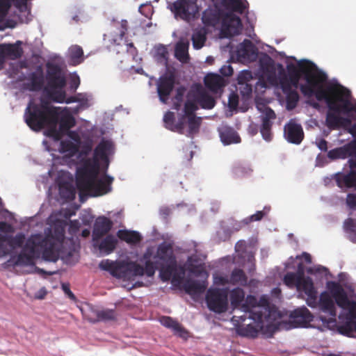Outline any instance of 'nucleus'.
<instances>
[{
	"label": "nucleus",
	"instance_id": "nucleus-27",
	"mask_svg": "<svg viewBox=\"0 0 356 356\" xmlns=\"http://www.w3.org/2000/svg\"><path fill=\"white\" fill-rule=\"evenodd\" d=\"M159 321L163 326L172 329L175 334L184 339L188 337V334L186 330L172 318L168 316H162L160 318Z\"/></svg>",
	"mask_w": 356,
	"mask_h": 356
},
{
	"label": "nucleus",
	"instance_id": "nucleus-63",
	"mask_svg": "<svg viewBox=\"0 0 356 356\" xmlns=\"http://www.w3.org/2000/svg\"><path fill=\"white\" fill-rule=\"evenodd\" d=\"M286 268H290V263H289H289H287V264H286Z\"/></svg>",
	"mask_w": 356,
	"mask_h": 356
},
{
	"label": "nucleus",
	"instance_id": "nucleus-55",
	"mask_svg": "<svg viewBox=\"0 0 356 356\" xmlns=\"http://www.w3.org/2000/svg\"><path fill=\"white\" fill-rule=\"evenodd\" d=\"M81 234H82L83 237H87L90 234V230L88 229H85L82 231Z\"/></svg>",
	"mask_w": 356,
	"mask_h": 356
},
{
	"label": "nucleus",
	"instance_id": "nucleus-48",
	"mask_svg": "<svg viewBox=\"0 0 356 356\" xmlns=\"http://www.w3.org/2000/svg\"><path fill=\"white\" fill-rule=\"evenodd\" d=\"M315 143H316V146L321 150H323V151H326L327 150V142L324 139L321 138H317L316 139Z\"/></svg>",
	"mask_w": 356,
	"mask_h": 356
},
{
	"label": "nucleus",
	"instance_id": "nucleus-16",
	"mask_svg": "<svg viewBox=\"0 0 356 356\" xmlns=\"http://www.w3.org/2000/svg\"><path fill=\"white\" fill-rule=\"evenodd\" d=\"M228 47L232 59H235L238 62L250 63L255 60L257 58V49L248 40H244L236 49H233V45L231 44Z\"/></svg>",
	"mask_w": 356,
	"mask_h": 356
},
{
	"label": "nucleus",
	"instance_id": "nucleus-32",
	"mask_svg": "<svg viewBox=\"0 0 356 356\" xmlns=\"http://www.w3.org/2000/svg\"><path fill=\"white\" fill-rule=\"evenodd\" d=\"M231 284L236 285L240 284L242 286H246L248 282V278L245 275L244 272L241 269H234L232 270L230 275Z\"/></svg>",
	"mask_w": 356,
	"mask_h": 356
},
{
	"label": "nucleus",
	"instance_id": "nucleus-64",
	"mask_svg": "<svg viewBox=\"0 0 356 356\" xmlns=\"http://www.w3.org/2000/svg\"><path fill=\"white\" fill-rule=\"evenodd\" d=\"M317 106H318V104H316V103H314V107H316Z\"/></svg>",
	"mask_w": 356,
	"mask_h": 356
},
{
	"label": "nucleus",
	"instance_id": "nucleus-12",
	"mask_svg": "<svg viewBox=\"0 0 356 356\" xmlns=\"http://www.w3.org/2000/svg\"><path fill=\"white\" fill-rule=\"evenodd\" d=\"M127 29V22L122 20L121 22L114 23L111 27L108 33L104 35V40L108 42L109 47H114L115 46H120L124 47V49L134 56L136 52V49L132 43H127L123 37Z\"/></svg>",
	"mask_w": 356,
	"mask_h": 356
},
{
	"label": "nucleus",
	"instance_id": "nucleus-34",
	"mask_svg": "<svg viewBox=\"0 0 356 356\" xmlns=\"http://www.w3.org/2000/svg\"><path fill=\"white\" fill-rule=\"evenodd\" d=\"M229 280H231L230 276L216 272L213 275V283L214 285L213 287L224 286L227 284H231Z\"/></svg>",
	"mask_w": 356,
	"mask_h": 356
},
{
	"label": "nucleus",
	"instance_id": "nucleus-39",
	"mask_svg": "<svg viewBox=\"0 0 356 356\" xmlns=\"http://www.w3.org/2000/svg\"><path fill=\"white\" fill-rule=\"evenodd\" d=\"M139 12L145 17L149 18L152 15L153 8L150 3H144L139 7Z\"/></svg>",
	"mask_w": 356,
	"mask_h": 356
},
{
	"label": "nucleus",
	"instance_id": "nucleus-56",
	"mask_svg": "<svg viewBox=\"0 0 356 356\" xmlns=\"http://www.w3.org/2000/svg\"><path fill=\"white\" fill-rule=\"evenodd\" d=\"M181 207L184 209V210H186V211L188 212H190L191 211V207H189L188 205L186 204H179L178 207Z\"/></svg>",
	"mask_w": 356,
	"mask_h": 356
},
{
	"label": "nucleus",
	"instance_id": "nucleus-19",
	"mask_svg": "<svg viewBox=\"0 0 356 356\" xmlns=\"http://www.w3.org/2000/svg\"><path fill=\"white\" fill-rule=\"evenodd\" d=\"M22 44L21 41H17L14 44H0V70L3 67L6 58L15 59L22 56Z\"/></svg>",
	"mask_w": 356,
	"mask_h": 356
},
{
	"label": "nucleus",
	"instance_id": "nucleus-43",
	"mask_svg": "<svg viewBox=\"0 0 356 356\" xmlns=\"http://www.w3.org/2000/svg\"><path fill=\"white\" fill-rule=\"evenodd\" d=\"M27 66L25 63H19L17 64L16 69L13 68L10 72V76L13 78H15L16 75H18V74H20L21 75H24V73L19 72V70H22L24 68H26Z\"/></svg>",
	"mask_w": 356,
	"mask_h": 356
},
{
	"label": "nucleus",
	"instance_id": "nucleus-60",
	"mask_svg": "<svg viewBox=\"0 0 356 356\" xmlns=\"http://www.w3.org/2000/svg\"><path fill=\"white\" fill-rule=\"evenodd\" d=\"M345 275H346L344 273H341L339 275V277L340 280H342V279H343V277H345Z\"/></svg>",
	"mask_w": 356,
	"mask_h": 356
},
{
	"label": "nucleus",
	"instance_id": "nucleus-28",
	"mask_svg": "<svg viewBox=\"0 0 356 356\" xmlns=\"http://www.w3.org/2000/svg\"><path fill=\"white\" fill-rule=\"evenodd\" d=\"M68 57L70 64L76 65L83 61V52L78 45H73L68 49Z\"/></svg>",
	"mask_w": 356,
	"mask_h": 356
},
{
	"label": "nucleus",
	"instance_id": "nucleus-22",
	"mask_svg": "<svg viewBox=\"0 0 356 356\" xmlns=\"http://www.w3.org/2000/svg\"><path fill=\"white\" fill-rule=\"evenodd\" d=\"M99 238H92L94 248L99 250L100 255H108L111 254L115 248L117 244L118 241L115 236L108 235L101 241H99Z\"/></svg>",
	"mask_w": 356,
	"mask_h": 356
},
{
	"label": "nucleus",
	"instance_id": "nucleus-1",
	"mask_svg": "<svg viewBox=\"0 0 356 356\" xmlns=\"http://www.w3.org/2000/svg\"><path fill=\"white\" fill-rule=\"evenodd\" d=\"M50 110L51 118L49 120V140H43L48 152L58 151L60 156L54 153V163L47 177H42L44 184L49 178L54 179L58 190V200L62 204L72 201L76 195L73 176L56 164L76 167V186L79 191L81 202L90 197L104 195L112 190L113 177L106 174L110 161L115 153V145L111 140L103 138L94 150L92 157L89 154L92 148L91 140L83 141L80 134L70 129L75 125V119L69 111Z\"/></svg>",
	"mask_w": 356,
	"mask_h": 356
},
{
	"label": "nucleus",
	"instance_id": "nucleus-10",
	"mask_svg": "<svg viewBox=\"0 0 356 356\" xmlns=\"http://www.w3.org/2000/svg\"><path fill=\"white\" fill-rule=\"evenodd\" d=\"M31 19L28 0H0V31L13 29L18 22L27 23Z\"/></svg>",
	"mask_w": 356,
	"mask_h": 356
},
{
	"label": "nucleus",
	"instance_id": "nucleus-11",
	"mask_svg": "<svg viewBox=\"0 0 356 356\" xmlns=\"http://www.w3.org/2000/svg\"><path fill=\"white\" fill-rule=\"evenodd\" d=\"M327 156L331 159L349 158L350 172H338L333 176V178L337 186L342 190L356 188V141L329 151Z\"/></svg>",
	"mask_w": 356,
	"mask_h": 356
},
{
	"label": "nucleus",
	"instance_id": "nucleus-57",
	"mask_svg": "<svg viewBox=\"0 0 356 356\" xmlns=\"http://www.w3.org/2000/svg\"><path fill=\"white\" fill-rule=\"evenodd\" d=\"M257 282L255 280H251L249 282L250 286H252L254 284V283Z\"/></svg>",
	"mask_w": 356,
	"mask_h": 356
},
{
	"label": "nucleus",
	"instance_id": "nucleus-52",
	"mask_svg": "<svg viewBox=\"0 0 356 356\" xmlns=\"http://www.w3.org/2000/svg\"><path fill=\"white\" fill-rule=\"evenodd\" d=\"M248 130L252 135H255L257 133V125L254 124V123H251L250 124Z\"/></svg>",
	"mask_w": 356,
	"mask_h": 356
},
{
	"label": "nucleus",
	"instance_id": "nucleus-51",
	"mask_svg": "<svg viewBox=\"0 0 356 356\" xmlns=\"http://www.w3.org/2000/svg\"><path fill=\"white\" fill-rule=\"evenodd\" d=\"M303 259L306 262L311 263V256L309 254L304 252L300 257H297L296 259Z\"/></svg>",
	"mask_w": 356,
	"mask_h": 356
},
{
	"label": "nucleus",
	"instance_id": "nucleus-21",
	"mask_svg": "<svg viewBox=\"0 0 356 356\" xmlns=\"http://www.w3.org/2000/svg\"><path fill=\"white\" fill-rule=\"evenodd\" d=\"M175 83V76L172 74H165L160 77L157 83V92L159 99L166 103L168 96L172 91Z\"/></svg>",
	"mask_w": 356,
	"mask_h": 356
},
{
	"label": "nucleus",
	"instance_id": "nucleus-30",
	"mask_svg": "<svg viewBox=\"0 0 356 356\" xmlns=\"http://www.w3.org/2000/svg\"><path fill=\"white\" fill-rule=\"evenodd\" d=\"M118 236L121 240L130 244H136L141 239L140 234L135 231L119 230L118 232Z\"/></svg>",
	"mask_w": 356,
	"mask_h": 356
},
{
	"label": "nucleus",
	"instance_id": "nucleus-50",
	"mask_svg": "<svg viewBox=\"0 0 356 356\" xmlns=\"http://www.w3.org/2000/svg\"><path fill=\"white\" fill-rule=\"evenodd\" d=\"M62 289L64 291V293L68 296L69 298H70L72 300H75L76 298L74 293L71 291L68 286L66 284L62 285Z\"/></svg>",
	"mask_w": 356,
	"mask_h": 356
},
{
	"label": "nucleus",
	"instance_id": "nucleus-36",
	"mask_svg": "<svg viewBox=\"0 0 356 356\" xmlns=\"http://www.w3.org/2000/svg\"><path fill=\"white\" fill-rule=\"evenodd\" d=\"M270 207H264L262 211H259L256 213L250 216V217L243 220L245 224H248L250 222L258 221L261 220L265 215L270 211Z\"/></svg>",
	"mask_w": 356,
	"mask_h": 356
},
{
	"label": "nucleus",
	"instance_id": "nucleus-14",
	"mask_svg": "<svg viewBox=\"0 0 356 356\" xmlns=\"http://www.w3.org/2000/svg\"><path fill=\"white\" fill-rule=\"evenodd\" d=\"M255 104L257 109L260 113V118L261 120L260 133L263 139L269 142L273 138L271 127L273 125V121L275 118V113L267 106V103L259 97L256 98Z\"/></svg>",
	"mask_w": 356,
	"mask_h": 356
},
{
	"label": "nucleus",
	"instance_id": "nucleus-40",
	"mask_svg": "<svg viewBox=\"0 0 356 356\" xmlns=\"http://www.w3.org/2000/svg\"><path fill=\"white\" fill-rule=\"evenodd\" d=\"M70 85L72 90H76L80 85L79 76L76 73L73 72L70 76Z\"/></svg>",
	"mask_w": 356,
	"mask_h": 356
},
{
	"label": "nucleus",
	"instance_id": "nucleus-42",
	"mask_svg": "<svg viewBox=\"0 0 356 356\" xmlns=\"http://www.w3.org/2000/svg\"><path fill=\"white\" fill-rule=\"evenodd\" d=\"M79 226L80 223L78 220L70 221L69 225V232L72 235L70 238H74L77 241V238H74V236H75L76 232L79 231Z\"/></svg>",
	"mask_w": 356,
	"mask_h": 356
},
{
	"label": "nucleus",
	"instance_id": "nucleus-35",
	"mask_svg": "<svg viewBox=\"0 0 356 356\" xmlns=\"http://www.w3.org/2000/svg\"><path fill=\"white\" fill-rule=\"evenodd\" d=\"M252 169L248 165H236L233 168V172L237 177H243L251 173Z\"/></svg>",
	"mask_w": 356,
	"mask_h": 356
},
{
	"label": "nucleus",
	"instance_id": "nucleus-62",
	"mask_svg": "<svg viewBox=\"0 0 356 356\" xmlns=\"http://www.w3.org/2000/svg\"><path fill=\"white\" fill-rule=\"evenodd\" d=\"M261 254H267V252H266V251H265L264 250H261Z\"/></svg>",
	"mask_w": 356,
	"mask_h": 356
},
{
	"label": "nucleus",
	"instance_id": "nucleus-61",
	"mask_svg": "<svg viewBox=\"0 0 356 356\" xmlns=\"http://www.w3.org/2000/svg\"><path fill=\"white\" fill-rule=\"evenodd\" d=\"M136 71V72H138V73H141V72H142V71H143V70H142L141 68H138Z\"/></svg>",
	"mask_w": 356,
	"mask_h": 356
},
{
	"label": "nucleus",
	"instance_id": "nucleus-31",
	"mask_svg": "<svg viewBox=\"0 0 356 356\" xmlns=\"http://www.w3.org/2000/svg\"><path fill=\"white\" fill-rule=\"evenodd\" d=\"M152 54L158 63L163 65L167 64L168 52L165 46L162 44L156 45L152 49Z\"/></svg>",
	"mask_w": 356,
	"mask_h": 356
},
{
	"label": "nucleus",
	"instance_id": "nucleus-33",
	"mask_svg": "<svg viewBox=\"0 0 356 356\" xmlns=\"http://www.w3.org/2000/svg\"><path fill=\"white\" fill-rule=\"evenodd\" d=\"M343 229L348 238L353 243H356V220L351 218L347 219L344 222Z\"/></svg>",
	"mask_w": 356,
	"mask_h": 356
},
{
	"label": "nucleus",
	"instance_id": "nucleus-46",
	"mask_svg": "<svg viewBox=\"0 0 356 356\" xmlns=\"http://www.w3.org/2000/svg\"><path fill=\"white\" fill-rule=\"evenodd\" d=\"M346 204L350 209L356 208V195L348 194L347 195Z\"/></svg>",
	"mask_w": 356,
	"mask_h": 356
},
{
	"label": "nucleus",
	"instance_id": "nucleus-17",
	"mask_svg": "<svg viewBox=\"0 0 356 356\" xmlns=\"http://www.w3.org/2000/svg\"><path fill=\"white\" fill-rule=\"evenodd\" d=\"M236 255L234 257L235 264H242L249 272L254 270V258L252 251L248 250L246 243L239 241L235 245Z\"/></svg>",
	"mask_w": 356,
	"mask_h": 356
},
{
	"label": "nucleus",
	"instance_id": "nucleus-41",
	"mask_svg": "<svg viewBox=\"0 0 356 356\" xmlns=\"http://www.w3.org/2000/svg\"><path fill=\"white\" fill-rule=\"evenodd\" d=\"M238 104V96L235 92H231L228 97V106L231 109H236Z\"/></svg>",
	"mask_w": 356,
	"mask_h": 356
},
{
	"label": "nucleus",
	"instance_id": "nucleus-7",
	"mask_svg": "<svg viewBox=\"0 0 356 356\" xmlns=\"http://www.w3.org/2000/svg\"><path fill=\"white\" fill-rule=\"evenodd\" d=\"M229 300L233 310L238 309L243 313L231 319L236 332L241 336L254 338L261 334L271 337L282 321V312L270 305L266 295H262L258 300L253 295L245 296L242 288L235 287L229 291Z\"/></svg>",
	"mask_w": 356,
	"mask_h": 356
},
{
	"label": "nucleus",
	"instance_id": "nucleus-18",
	"mask_svg": "<svg viewBox=\"0 0 356 356\" xmlns=\"http://www.w3.org/2000/svg\"><path fill=\"white\" fill-rule=\"evenodd\" d=\"M284 136L286 140L293 144H300L303 138L304 132L300 124H299L296 119H291L284 126Z\"/></svg>",
	"mask_w": 356,
	"mask_h": 356
},
{
	"label": "nucleus",
	"instance_id": "nucleus-9",
	"mask_svg": "<svg viewBox=\"0 0 356 356\" xmlns=\"http://www.w3.org/2000/svg\"><path fill=\"white\" fill-rule=\"evenodd\" d=\"M197 109V107L195 103L187 101L184 110L178 114L177 121H175L173 113L168 111L164 115L165 127L170 131L188 136L195 134L201 123V118L197 117L195 114Z\"/></svg>",
	"mask_w": 356,
	"mask_h": 356
},
{
	"label": "nucleus",
	"instance_id": "nucleus-53",
	"mask_svg": "<svg viewBox=\"0 0 356 356\" xmlns=\"http://www.w3.org/2000/svg\"><path fill=\"white\" fill-rule=\"evenodd\" d=\"M271 293L273 296L278 298L281 293V290L278 287H276L272 290Z\"/></svg>",
	"mask_w": 356,
	"mask_h": 356
},
{
	"label": "nucleus",
	"instance_id": "nucleus-26",
	"mask_svg": "<svg viewBox=\"0 0 356 356\" xmlns=\"http://www.w3.org/2000/svg\"><path fill=\"white\" fill-rule=\"evenodd\" d=\"M111 227L112 222L108 218L104 216L97 218L94 225L92 238H100L106 234Z\"/></svg>",
	"mask_w": 356,
	"mask_h": 356
},
{
	"label": "nucleus",
	"instance_id": "nucleus-2",
	"mask_svg": "<svg viewBox=\"0 0 356 356\" xmlns=\"http://www.w3.org/2000/svg\"><path fill=\"white\" fill-rule=\"evenodd\" d=\"M287 74L282 65L276 64L267 54L259 58L257 76L270 86L278 83L285 95L286 108L293 110L299 101L296 91L300 88L304 96H315L327 106L325 125L338 129L349 124L356 117V102H353L350 91L334 81H327L326 74L312 61L289 57L286 60Z\"/></svg>",
	"mask_w": 356,
	"mask_h": 356
},
{
	"label": "nucleus",
	"instance_id": "nucleus-47",
	"mask_svg": "<svg viewBox=\"0 0 356 356\" xmlns=\"http://www.w3.org/2000/svg\"><path fill=\"white\" fill-rule=\"evenodd\" d=\"M327 269L323 266H315L314 268H309L307 269V273L310 274H316V273H325Z\"/></svg>",
	"mask_w": 356,
	"mask_h": 356
},
{
	"label": "nucleus",
	"instance_id": "nucleus-54",
	"mask_svg": "<svg viewBox=\"0 0 356 356\" xmlns=\"http://www.w3.org/2000/svg\"><path fill=\"white\" fill-rule=\"evenodd\" d=\"M170 210V209H168V207H163V208H161V210H160V212L162 215L163 216H167L169 214Z\"/></svg>",
	"mask_w": 356,
	"mask_h": 356
},
{
	"label": "nucleus",
	"instance_id": "nucleus-6",
	"mask_svg": "<svg viewBox=\"0 0 356 356\" xmlns=\"http://www.w3.org/2000/svg\"><path fill=\"white\" fill-rule=\"evenodd\" d=\"M284 283L289 288L296 287L298 296L305 300L309 307L318 309L326 316L320 317L324 327H334L337 317L341 324L356 330V293L351 289L343 287L337 282L329 281L325 290L318 297L312 279L304 275L301 264H298L297 273L285 275Z\"/></svg>",
	"mask_w": 356,
	"mask_h": 356
},
{
	"label": "nucleus",
	"instance_id": "nucleus-24",
	"mask_svg": "<svg viewBox=\"0 0 356 356\" xmlns=\"http://www.w3.org/2000/svg\"><path fill=\"white\" fill-rule=\"evenodd\" d=\"M218 132L220 140L225 145L238 143L241 141L237 133L232 127L226 124H222L218 128Z\"/></svg>",
	"mask_w": 356,
	"mask_h": 356
},
{
	"label": "nucleus",
	"instance_id": "nucleus-3",
	"mask_svg": "<svg viewBox=\"0 0 356 356\" xmlns=\"http://www.w3.org/2000/svg\"><path fill=\"white\" fill-rule=\"evenodd\" d=\"M77 209V207H71L53 213L48 218L49 227L45 229L44 234H34L28 238L22 233L8 236L7 234L13 232V227L0 222V257L20 248L19 254L11 259L15 266L30 267L32 270L29 273L44 272L34 266L35 259L40 256L45 261L51 262H56L58 259L67 264L74 262L77 260L74 257L79 247V243L74 238H65L64 230L67 220L75 214Z\"/></svg>",
	"mask_w": 356,
	"mask_h": 356
},
{
	"label": "nucleus",
	"instance_id": "nucleus-49",
	"mask_svg": "<svg viewBox=\"0 0 356 356\" xmlns=\"http://www.w3.org/2000/svg\"><path fill=\"white\" fill-rule=\"evenodd\" d=\"M47 290L44 287L40 288L35 294V298L38 300L44 299L47 295Z\"/></svg>",
	"mask_w": 356,
	"mask_h": 356
},
{
	"label": "nucleus",
	"instance_id": "nucleus-20",
	"mask_svg": "<svg viewBox=\"0 0 356 356\" xmlns=\"http://www.w3.org/2000/svg\"><path fill=\"white\" fill-rule=\"evenodd\" d=\"M290 317L296 327H316L314 325L310 324L313 321L314 316L305 307L295 309L291 313Z\"/></svg>",
	"mask_w": 356,
	"mask_h": 356
},
{
	"label": "nucleus",
	"instance_id": "nucleus-8",
	"mask_svg": "<svg viewBox=\"0 0 356 356\" xmlns=\"http://www.w3.org/2000/svg\"><path fill=\"white\" fill-rule=\"evenodd\" d=\"M213 5L205 10L202 20L205 27L196 29L192 35L193 47L200 49L207 40V32L210 28L219 31L220 38L238 35L242 30L239 17L234 13H243L247 8L246 0H211Z\"/></svg>",
	"mask_w": 356,
	"mask_h": 356
},
{
	"label": "nucleus",
	"instance_id": "nucleus-13",
	"mask_svg": "<svg viewBox=\"0 0 356 356\" xmlns=\"http://www.w3.org/2000/svg\"><path fill=\"white\" fill-rule=\"evenodd\" d=\"M205 301L210 311L216 314L225 313L229 307L227 291L218 287H210L207 291Z\"/></svg>",
	"mask_w": 356,
	"mask_h": 356
},
{
	"label": "nucleus",
	"instance_id": "nucleus-45",
	"mask_svg": "<svg viewBox=\"0 0 356 356\" xmlns=\"http://www.w3.org/2000/svg\"><path fill=\"white\" fill-rule=\"evenodd\" d=\"M220 72L223 76H229L233 74L234 70L230 65H225L220 67Z\"/></svg>",
	"mask_w": 356,
	"mask_h": 356
},
{
	"label": "nucleus",
	"instance_id": "nucleus-37",
	"mask_svg": "<svg viewBox=\"0 0 356 356\" xmlns=\"http://www.w3.org/2000/svg\"><path fill=\"white\" fill-rule=\"evenodd\" d=\"M253 78L252 74L249 70H242L238 75V84L249 83Z\"/></svg>",
	"mask_w": 356,
	"mask_h": 356
},
{
	"label": "nucleus",
	"instance_id": "nucleus-38",
	"mask_svg": "<svg viewBox=\"0 0 356 356\" xmlns=\"http://www.w3.org/2000/svg\"><path fill=\"white\" fill-rule=\"evenodd\" d=\"M185 88H179L177 90V95L174 100V108L178 110L179 107L180 106L181 102L183 100V97L185 93Z\"/></svg>",
	"mask_w": 356,
	"mask_h": 356
},
{
	"label": "nucleus",
	"instance_id": "nucleus-23",
	"mask_svg": "<svg viewBox=\"0 0 356 356\" xmlns=\"http://www.w3.org/2000/svg\"><path fill=\"white\" fill-rule=\"evenodd\" d=\"M204 81L207 88L216 94H220L226 85L225 79L215 73L207 74Z\"/></svg>",
	"mask_w": 356,
	"mask_h": 356
},
{
	"label": "nucleus",
	"instance_id": "nucleus-59",
	"mask_svg": "<svg viewBox=\"0 0 356 356\" xmlns=\"http://www.w3.org/2000/svg\"><path fill=\"white\" fill-rule=\"evenodd\" d=\"M213 58L211 57V56H209L207 58V62L208 63H211V61H213Z\"/></svg>",
	"mask_w": 356,
	"mask_h": 356
},
{
	"label": "nucleus",
	"instance_id": "nucleus-29",
	"mask_svg": "<svg viewBox=\"0 0 356 356\" xmlns=\"http://www.w3.org/2000/svg\"><path fill=\"white\" fill-rule=\"evenodd\" d=\"M196 99L197 102L203 108L211 109L215 106L214 99L202 89L200 90Z\"/></svg>",
	"mask_w": 356,
	"mask_h": 356
},
{
	"label": "nucleus",
	"instance_id": "nucleus-25",
	"mask_svg": "<svg viewBox=\"0 0 356 356\" xmlns=\"http://www.w3.org/2000/svg\"><path fill=\"white\" fill-rule=\"evenodd\" d=\"M188 47L189 41L186 38H181L176 44L175 56L182 63H187L190 60Z\"/></svg>",
	"mask_w": 356,
	"mask_h": 356
},
{
	"label": "nucleus",
	"instance_id": "nucleus-58",
	"mask_svg": "<svg viewBox=\"0 0 356 356\" xmlns=\"http://www.w3.org/2000/svg\"><path fill=\"white\" fill-rule=\"evenodd\" d=\"M92 218L91 217L89 218L88 220H84L85 224H89L90 222H92Z\"/></svg>",
	"mask_w": 356,
	"mask_h": 356
},
{
	"label": "nucleus",
	"instance_id": "nucleus-4",
	"mask_svg": "<svg viewBox=\"0 0 356 356\" xmlns=\"http://www.w3.org/2000/svg\"><path fill=\"white\" fill-rule=\"evenodd\" d=\"M140 261L145 264V268L132 261L127 260L112 261L108 259L102 260L99 268L108 271L112 276L124 281L134 280L136 277L145 274L152 277L156 268H159V276L163 282L171 280L174 286H179L186 272L190 276L200 277V281H188L184 284L186 291L197 296L207 287L208 273L200 260L189 257L186 264L178 267L173 255L172 246L163 242L159 246L147 248Z\"/></svg>",
	"mask_w": 356,
	"mask_h": 356
},
{
	"label": "nucleus",
	"instance_id": "nucleus-5",
	"mask_svg": "<svg viewBox=\"0 0 356 356\" xmlns=\"http://www.w3.org/2000/svg\"><path fill=\"white\" fill-rule=\"evenodd\" d=\"M23 80L24 88L29 90L38 91L43 88L44 96L48 97L49 100L58 103H79V107L61 108L53 106L49 102L46 101L44 98L31 100L24 113V120L33 131H38L44 128V134L46 136L44 140H49L50 136L47 132L49 129L48 121L51 118L50 110L58 109L60 112L67 109L74 118L73 114L76 113L79 108H88L93 104L92 95L87 93H79L74 97H66L65 73L59 65L54 63L47 64L46 78H44L42 67L38 66Z\"/></svg>",
	"mask_w": 356,
	"mask_h": 356
},
{
	"label": "nucleus",
	"instance_id": "nucleus-44",
	"mask_svg": "<svg viewBox=\"0 0 356 356\" xmlns=\"http://www.w3.org/2000/svg\"><path fill=\"white\" fill-rule=\"evenodd\" d=\"M239 90L243 96H249L252 92V86L249 83L238 84Z\"/></svg>",
	"mask_w": 356,
	"mask_h": 356
},
{
	"label": "nucleus",
	"instance_id": "nucleus-15",
	"mask_svg": "<svg viewBox=\"0 0 356 356\" xmlns=\"http://www.w3.org/2000/svg\"><path fill=\"white\" fill-rule=\"evenodd\" d=\"M168 8L175 15V18L189 21L198 13L196 0H168Z\"/></svg>",
	"mask_w": 356,
	"mask_h": 356
}]
</instances>
